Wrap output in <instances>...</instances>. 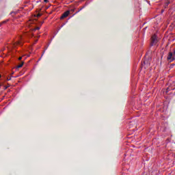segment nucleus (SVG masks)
<instances>
[{
	"label": "nucleus",
	"mask_w": 175,
	"mask_h": 175,
	"mask_svg": "<svg viewBox=\"0 0 175 175\" xmlns=\"http://www.w3.org/2000/svg\"><path fill=\"white\" fill-rule=\"evenodd\" d=\"M167 59V61H170V62H172V61H174V55H173V53L170 52L168 53Z\"/></svg>",
	"instance_id": "f03ea898"
},
{
	"label": "nucleus",
	"mask_w": 175,
	"mask_h": 175,
	"mask_svg": "<svg viewBox=\"0 0 175 175\" xmlns=\"http://www.w3.org/2000/svg\"><path fill=\"white\" fill-rule=\"evenodd\" d=\"M80 10H81V8L78 12H77V13H79L80 12Z\"/></svg>",
	"instance_id": "ddd939ff"
},
{
	"label": "nucleus",
	"mask_w": 175,
	"mask_h": 175,
	"mask_svg": "<svg viewBox=\"0 0 175 175\" xmlns=\"http://www.w3.org/2000/svg\"><path fill=\"white\" fill-rule=\"evenodd\" d=\"M44 51H44V52H43V53H42V54H44Z\"/></svg>",
	"instance_id": "dca6fc26"
},
{
	"label": "nucleus",
	"mask_w": 175,
	"mask_h": 175,
	"mask_svg": "<svg viewBox=\"0 0 175 175\" xmlns=\"http://www.w3.org/2000/svg\"><path fill=\"white\" fill-rule=\"evenodd\" d=\"M170 3V1H167L165 4V8H167V6H169V4Z\"/></svg>",
	"instance_id": "423d86ee"
},
{
	"label": "nucleus",
	"mask_w": 175,
	"mask_h": 175,
	"mask_svg": "<svg viewBox=\"0 0 175 175\" xmlns=\"http://www.w3.org/2000/svg\"><path fill=\"white\" fill-rule=\"evenodd\" d=\"M22 46L21 41H16L15 43H14L13 46L14 47H16V46Z\"/></svg>",
	"instance_id": "20e7f679"
},
{
	"label": "nucleus",
	"mask_w": 175,
	"mask_h": 175,
	"mask_svg": "<svg viewBox=\"0 0 175 175\" xmlns=\"http://www.w3.org/2000/svg\"><path fill=\"white\" fill-rule=\"evenodd\" d=\"M158 43V38L156 35H153L151 38L150 46H155Z\"/></svg>",
	"instance_id": "f257e3e1"
},
{
	"label": "nucleus",
	"mask_w": 175,
	"mask_h": 175,
	"mask_svg": "<svg viewBox=\"0 0 175 175\" xmlns=\"http://www.w3.org/2000/svg\"><path fill=\"white\" fill-rule=\"evenodd\" d=\"M42 16V14H38V15H37V17H40Z\"/></svg>",
	"instance_id": "6e6552de"
},
{
	"label": "nucleus",
	"mask_w": 175,
	"mask_h": 175,
	"mask_svg": "<svg viewBox=\"0 0 175 175\" xmlns=\"http://www.w3.org/2000/svg\"><path fill=\"white\" fill-rule=\"evenodd\" d=\"M3 23H6V21H4V22H3Z\"/></svg>",
	"instance_id": "f3484780"
},
{
	"label": "nucleus",
	"mask_w": 175,
	"mask_h": 175,
	"mask_svg": "<svg viewBox=\"0 0 175 175\" xmlns=\"http://www.w3.org/2000/svg\"><path fill=\"white\" fill-rule=\"evenodd\" d=\"M70 13V11H69V10L66 11V12L62 15V16H61L60 18H66V17H68V16H69Z\"/></svg>",
	"instance_id": "7ed1b4c3"
},
{
	"label": "nucleus",
	"mask_w": 175,
	"mask_h": 175,
	"mask_svg": "<svg viewBox=\"0 0 175 175\" xmlns=\"http://www.w3.org/2000/svg\"><path fill=\"white\" fill-rule=\"evenodd\" d=\"M44 2H49V0H44Z\"/></svg>",
	"instance_id": "f8f14e48"
},
{
	"label": "nucleus",
	"mask_w": 175,
	"mask_h": 175,
	"mask_svg": "<svg viewBox=\"0 0 175 175\" xmlns=\"http://www.w3.org/2000/svg\"><path fill=\"white\" fill-rule=\"evenodd\" d=\"M1 77H2V76H1V74H0V79H1Z\"/></svg>",
	"instance_id": "2eb2a0df"
},
{
	"label": "nucleus",
	"mask_w": 175,
	"mask_h": 175,
	"mask_svg": "<svg viewBox=\"0 0 175 175\" xmlns=\"http://www.w3.org/2000/svg\"><path fill=\"white\" fill-rule=\"evenodd\" d=\"M18 59H19V61H21V59H23V57H20L18 58Z\"/></svg>",
	"instance_id": "1a4fd4ad"
},
{
	"label": "nucleus",
	"mask_w": 175,
	"mask_h": 175,
	"mask_svg": "<svg viewBox=\"0 0 175 175\" xmlns=\"http://www.w3.org/2000/svg\"><path fill=\"white\" fill-rule=\"evenodd\" d=\"M7 80H8V81H10V80H12V79L11 78H8Z\"/></svg>",
	"instance_id": "9d476101"
},
{
	"label": "nucleus",
	"mask_w": 175,
	"mask_h": 175,
	"mask_svg": "<svg viewBox=\"0 0 175 175\" xmlns=\"http://www.w3.org/2000/svg\"><path fill=\"white\" fill-rule=\"evenodd\" d=\"M23 65H24V62H22V63L17 66L18 68H23Z\"/></svg>",
	"instance_id": "39448f33"
},
{
	"label": "nucleus",
	"mask_w": 175,
	"mask_h": 175,
	"mask_svg": "<svg viewBox=\"0 0 175 175\" xmlns=\"http://www.w3.org/2000/svg\"><path fill=\"white\" fill-rule=\"evenodd\" d=\"M146 62H147L144 61V64H146Z\"/></svg>",
	"instance_id": "4468645a"
},
{
	"label": "nucleus",
	"mask_w": 175,
	"mask_h": 175,
	"mask_svg": "<svg viewBox=\"0 0 175 175\" xmlns=\"http://www.w3.org/2000/svg\"><path fill=\"white\" fill-rule=\"evenodd\" d=\"M174 57H175V51H174V53H172Z\"/></svg>",
	"instance_id": "9b49d317"
},
{
	"label": "nucleus",
	"mask_w": 175,
	"mask_h": 175,
	"mask_svg": "<svg viewBox=\"0 0 175 175\" xmlns=\"http://www.w3.org/2000/svg\"><path fill=\"white\" fill-rule=\"evenodd\" d=\"M38 29H40V27H37L36 28L33 29V31H36V30H38Z\"/></svg>",
	"instance_id": "0eeeda50"
}]
</instances>
